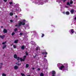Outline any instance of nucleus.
<instances>
[{"instance_id": "obj_1", "label": "nucleus", "mask_w": 76, "mask_h": 76, "mask_svg": "<svg viewBox=\"0 0 76 76\" xmlns=\"http://www.w3.org/2000/svg\"><path fill=\"white\" fill-rule=\"evenodd\" d=\"M26 56H24L23 59L21 58L17 57V55L16 54H15L14 55V58L17 59V60H20L21 61H24L25 60V58H26Z\"/></svg>"}, {"instance_id": "obj_2", "label": "nucleus", "mask_w": 76, "mask_h": 76, "mask_svg": "<svg viewBox=\"0 0 76 76\" xmlns=\"http://www.w3.org/2000/svg\"><path fill=\"white\" fill-rule=\"evenodd\" d=\"M25 20H24L22 22H21L19 23V26H21V25H24L25 24Z\"/></svg>"}, {"instance_id": "obj_3", "label": "nucleus", "mask_w": 76, "mask_h": 76, "mask_svg": "<svg viewBox=\"0 0 76 76\" xmlns=\"http://www.w3.org/2000/svg\"><path fill=\"white\" fill-rule=\"evenodd\" d=\"M19 68V67L17 66H15L14 67V69L16 70V69H18Z\"/></svg>"}, {"instance_id": "obj_4", "label": "nucleus", "mask_w": 76, "mask_h": 76, "mask_svg": "<svg viewBox=\"0 0 76 76\" xmlns=\"http://www.w3.org/2000/svg\"><path fill=\"white\" fill-rule=\"evenodd\" d=\"M64 66H60V70H62V69H63V68H64Z\"/></svg>"}, {"instance_id": "obj_5", "label": "nucleus", "mask_w": 76, "mask_h": 76, "mask_svg": "<svg viewBox=\"0 0 76 76\" xmlns=\"http://www.w3.org/2000/svg\"><path fill=\"white\" fill-rule=\"evenodd\" d=\"M6 45H5L3 46L2 48L3 49H4L6 47Z\"/></svg>"}, {"instance_id": "obj_6", "label": "nucleus", "mask_w": 76, "mask_h": 76, "mask_svg": "<svg viewBox=\"0 0 76 76\" xmlns=\"http://www.w3.org/2000/svg\"><path fill=\"white\" fill-rule=\"evenodd\" d=\"M3 32H4V33H7V30L6 29H4Z\"/></svg>"}, {"instance_id": "obj_7", "label": "nucleus", "mask_w": 76, "mask_h": 76, "mask_svg": "<svg viewBox=\"0 0 76 76\" xmlns=\"http://www.w3.org/2000/svg\"><path fill=\"white\" fill-rule=\"evenodd\" d=\"M4 37H5L4 35H3V36H0V37H1V38L2 39H3V38H4Z\"/></svg>"}, {"instance_id": "obj_8", "label": "nucleus", "mask_w": 76, "mask_h": 76, "mask_svg": "<svg viewBox=\"0 0 76 76\" xmlns=\"http://www.w3.org/2000/svg\"><path fill=\"white\" fill-rule=\"evenodd\" d=\"M52 74V75H55V74H56V72H55V71H53Z\"/></svg>"}, {"instance_id": "obj_9", "label": "nucleus", "mask_w": 76, "mask_h": 76, "mask_svg": "<svg viewBox=\"0 0 76 76\" xmlns=\"http://www.w3.org/2000/svg\"><path fill=\"white\" fill-rule=\"evenodd\" d=\"M13 47L14 48H17V46L16 45H13Z\"/></svg>"}, {"instance_id": "obj_10", "label": "nucleus", "mask_w": 76, "mask_h": 76, "mask_svg": "<svg viewBox=\"0 0 76 76\" xmlns=\"http://www.w3.org/2000/svg\"><path fill=\"white\" fill-rule=\"evenodd\" d=\"M71 32H72V34H73L74 32V31H73V29H72L71 30Z\"/></svg>"}, {"instance_id": "obj_11", "label": "nucleus", "mask_w": 76, "mask_h": 76, "mask_svg": "<svg viewBox=\"0 0 76 76\" xmlns=\"http://www.w3.org/2000/svg\"><path fill=\"white\" fill-rule=\"evenodd\" d=\"M71 13L72 14H73V12H74V10H72L71 11Z\"/></svg>"}, {"instance_id": "obj_12", "label": "nucleus", "mask_w": 76, "mask_h": 76, "mask_svg": "<svg viewBox=\"0 0 76 76\" xmlns=\"http://www.w3.org/2000/svg\"><path fill=\"white\" fill-rule=\"evenodd\" d=\"M18 42V40H15V41L14 42V43H17V42Z\"/></svg>"}, {"instance_id": "obj_13", "label": "nucleus", "mask_w": 76, "mask_h": 76, "mask_svg": "<svg viewBox=\"0 0 76 76\" xmlns=\"http://www.w3.org/2000/svg\"><path fill=\"white\" fill-rule=\"evenodd\" d=\"M24 48H25V46H23L21 47V49H22V50H24Z\"/></svg>"}, {"instance_id": "obj_14", "label": "nucleus", "mask_w": 76, "mask_h": 76, "mask_svg": "<svg viewBox=\"0 0 76 76\" xmlns=\"http://www.w3.org/2000/svg\"><path fill=\"white\" fill-rule=\"evenodd\" d=\"M10 16H13V14L12 12H10Z\"/></svg>"}, {"instance_id": "obj_15", "label": "nucleus", "mask_w": 76, "mask_h": 76, "mask_svg": "<svg viewBox=\"0 0 76 76\" xmlns=\"http://www.w3.org/2000/svg\"><path fill=\"white\" fill-rule=\"evenodd\" d=\"M16 64H17V65L18 66H20V64H20V63L19 64V63H18V62H17V63H16Z\"/></svg>"}, {"instance_id": "obj_16", "label": "nucleus", "mask_w": 76, "mask_h": 76, "mask_svg": "<svg viewBox=\"0 0 76 76\" xmlns=\"http://www.w3.org/2000/svg\"><path fill=\"white\" fill-rule=\"evenodd\" d=\"M6 44V41H5V42H3L2 43L3 45H4V44Z\"/></svg>"}, {"instance_id": "obj_17", "label": "nucleus", "mask_w": 76, "mask_h": 76, "mask_svg": "<svg viewBox=\"0 0 76 76\" xmlns=\"http://www.w3.org/2000/svg\"><path fill=\"white\" fill-rule=\"evenodd\" d=\"M26 67L28 68L29 67V64H26Z\"/></svg>"}, {"instance_id": "obj_18", "label": "nucleus", "mask_w": 76, "mask_h": 76, "mask_svg": "<svg viewBox=\"0 0 76 76\" xmlns=\"http://www.w3.org/2000/svg\"><path fill=\"white\" fill-rule=\"evenodd\" d=\"M2 76H6V74L5 73H3L2 74Z\"/></svg>"}, {"instance_id": "obj_19", "label": "nucleus", "mask_w": 76, "mask_h": 76, "mask_svg": "<svg viewBox=\"0 0 76 76\" xmlns=\"http://www.w3.org/2000/svg\"><path fill=\"white\" fill-rule=\"evenodd\" d=\"M66 15H69V12H66Z\"/></svg>"}, {"instance_id": "obj_20", "label": "nucleus", "mask_w": 76, "mask_h": 76, "mask_svg": "<svg viewBox=\"0 0 76 76\" xmlns=\"http://www.w3.org/2000/svg\"><path fill=\"white\" fill-rule=\"evenodd\" d=\"M70 4H73V1H72V0H70Z\"/></svg>"}, {"instance_id": "obj_21", "label": "nucleus", "mask_w": 76, "mask_h": 76, "mask_svg": "<svg viewBox=\"0 0 76 76\" xmlns=\"http://www.w3.org/2000/svg\"><path fill=\"white\" fill-rule=\"evenodd\" d=\"M21 75H22V76H25V74H23L22 73H21Z\"/></svg>"}, {"instance_id": "obj_22", "label": "nucleus", "mask_w": 76, "mask_h": 76, "mask_svg": "<svg viewBox=\"0 0 76 76\" xmlns=\"http://www.w3.org/2000/svg\"><path fill=\"white\" fill-rule=\"evenodd\" d=\"M40 76H44V74L41 73L40 74Z\"/></svg>"}, {"instance_id": "obj_23", "label": "nucleus", "mask_w": 76, "mask_h": 76, "mask_svg": "<svg viewBox=\"0 0 76 76\" xmlns=\"http://www.w3.org/2000/svg\"><path fill=\"white\" fill-rule=\"evenodd\" d=\"M25 53L26 56H28V52H26Z\"/></svg>"}, {"instance_id": "obj_24", "label": "nucleus", "mask_w": 76, "mask_h": 76, "mask_svg": "<svg viewBox=\"0 0 76 76\" xmlns=\"http://www.w3.org/2000/svg\"><path fill=\"white\" fill-rule=\"evenodd\" d=\"M15 32H13V33H12V35H13L14 34H15Z\"/></svg>"}, {"instance_id": "obj_25", "label": "nucleus", "mask_w": 76, "mask_h": 76, "mask_svg": "<svg viewBox=\"0 0 76 76\" xmlns=\"http://www.w3.org/2000/svg\"><path fill=\"white\" fill-rule=\"evenodd\" d=\"M60 65H61V64H57L58 67V66H60Z\"/></svg>"}, {"instance_id": "obj_26", "label": "nucleus", "mask_w": 76, "mask_h": 76, "mask_svg": "<svg viewBox=\"0 0 76 76\" xmlns=\"http://www.w3.org/2000/svg\"><path fill=\"white\" fill-rule=\"evenodd\" d=\"M17 28H16L14 29V31H15V32H16V31H17Z\"/></svg>"}, {"instance_id": "obj_27", "label": "nucleus", "mask_w": 76, "mask_h": 76, "mask_svg": "<svg viewBox=\"0 0 76 76\" xmlns=\"http://www.w3.org/2000/svg\"><path fill=\"white\" fill-rule=\"evenodd\" d=\"M67 5H70V4L69 3V2H67Z\"/></svg>"}, {"instance_id": "obj_28", "label": "nucleus", "mask_w": 76, "mask_h": 76, "mask_svg": "<svg viewBox=\"0 0 76 76\" xmlns=\"http://www.w3.org/2000/svg\"><path fill=\"white\" fill-rule=\"evenodd\" d=\"M44 34H42V37H44Z\"/></svg>"}, {"instance_id": "obj_29", "label": "nucleus", "mask_w": 76, "mask_h": 76, "mask_svg": "<svg viewBox=\"0 0 76 76\" xmlns=\"http://www.w3.org/2000/svg\"><path fill=\"white\" fill-rule=\"evenodd\" d=\"M44 54H47V52H45L44 53Z\"/></svg>"}, {"instance_id": "obj_30", "label": "nucleus", "mask_w": 76, "mask_h": 76, "mask_svg": "<svg viewBox=\"0 0 76 76\" xmlns=\"http://www.w3.org/2000/svg\"><path fill=\"white\" fill-rule=\"evenodd\" d=\"M2 68V66H0V69H1Z\"/></svg>"}, {"instance_id": "obj_31", "label": "nucleus", "mask_w": 76, "mask_h": 76, "mask_svg": "<svg viewBox=\"0 0 76 76\" xmlns=\"http://www.w3.org/2000/svg\"><path fill=\"white\" fill-rule=\"evenodd\" d=\"M23 34L22 33H20V35H22Z\"/></svg>"}, {"instance_id": "obj_32", "label": "nucleus", "mask_w": 76, "mask_h": 76, "mask_svg": "<svg viewBox=\"0 0 76 76\" xmlns=\"http://www.w3.org/2000/svg\"><path fill=\"white\" fill-rule=\"evenodd\" d=\"M9 3L10 4H12V2H10Z\"/></svg>"}, {"instance_id": "obj_33", "label": "nucleus", "mask_w": 76, "mask_h": 76, "mask_svg": "<svg viewBox=\"0 0 76 76\" xmlns=\"http://www.w3.org/2000/svg\"><path fill=\"white\" fill-rule=\"evenodd\" d=\"M7 0H4V1H5V2H6L7 1Z\"/></svg>"}, {"instance_id": "obj_34", "label": "nucleus", "mask_w": 76, "mask_h": 76, "mask_svg": "<svg viewBox=\"0 0 76 76\" xmlns=\"http://www.w3.org/2000/svg\"><path fill=\"white\" fill-rule=\"evenodd\" d=\"M37 70H40V68H38Z\"/></svg>"}, {"instance_id": "obj_35", "label": "nucleus", "mask_w": 76, "mask_h": 76, "mask_svg": "<svg viewBox=\"0 0 76 76\" xmlns=\"http://www.w3.org/2000/svg\"><path fill=\"white\" fill-rule=\"evenodd\" d=\"M1 65H3V63H0Z\"/></svg>"}, {"instance_id": "obj_36", "label": "nucleus", "mask_w": 76, "mask_h": 76, "mask_svg": "<svg viewBox=\"0 0 76 76\" xmlns=\"http://www.w3.org/2000/svg\"><path fill=\"white\" fill-rule=\"evenodd\" d=\"M38 48H37L36 49V50H38Z\"/></svg>"}, {"instance_id": "obj_37", "label": "nucleus", "mask_w": 76, "mask_h": 76, "mask_svg": "<svg viewBox=\"0 0 76 76\" xmlns=\"http://www.w3.org/2000/svg\"><path fill=\"white\" fill-rule=\"evenodd\" d=\"M10 21L11 22H13V20H10Z\"/></svg>"}, {"instance_id": "obj_38", "label": "nucleus", "mask_w": 76, "mask_h": 76, "mask_svg": "<svg viewBox=\"0 0 76 76\" xmlns=\"http://www.w3.org/2000/svg\"><path fill=\"white\" fill-rule=\"evenodd\" d=\"M3 26H1V28H3Z\"/></svg>"}, {"instance_id": "obj_39", "label": "nucleus", "mask_w": 76, "mask_h": 76, "mask_svg": "<svg viewBox=\"0 0 76 76\" xmlns=\"http://www.w3.org/2000/svg\"><path fill=\"white\" fill-rule=\"evenodd\" d=\"M34 69L35 68H32V69H33V70H34Z\"/></svg>"}, {"instance_id": "obj_40", "label": "nucleus", "mask_w": 76, "mask_h": 76, "mask_svg": "<svg viewBox=\"0 0 76 76\" xmlns=\"http://www.w3.org/2000/svg\"><path fill=\"white\" fill-rule=\"evenodd\" d=\"M65 1H66V0H63V2H64Z\"/></svg>"}, {"instance_id": "obj_41", "label": "nucleus", "mask_w": 76, "mask_h": 76, "mask_svg": "<svg viewBox=\"0 0 76 76\" xmlns=\"http://www.w3.org/2000/svg\"><path fill=\"white\" fill-rule=\"evenodd\" d=\"M15 17L16 18H18V16H17V15H16L15 16Z\"/></svg>"}, {"instance_id": "obj_42", "label": "nucleus", "mask_w": 76, "mask_h": 76, "mask_svg": "<svg viewBox=\"0 0 76 76\" xmlns=\"http://www.w3.org/2000/svg\"><path fill=\"white\" fill-rule=\"evenodd\" d=\"M47 57V56H44V57Z\"/></svg>"}, {"instance_id": "obj_43", "label": "nucleus", "mask_w": 76, "mask_h": 76, "mask_svg": "<svg viewBox=\"0 0 76 76\" xmlns=\"http://www.w3.org/2000/svg\"><path fill=\"white\" fill-rule=\"evenodd\" d=\"M13 45V44L11 45V46H12V45Z\"/></svg>"}, {"instance_id": "obj_44", "label": "nucleus", "mask_w": 76, "mask_h": 76, "mask_svg": "<svg viewBox=\"0 0 76 76\" xmlns=\"http://www.w3.org/2000/svg\"><path fill=\"white\" fill-rule=\"evenodd\" d=\"M42 54H44V52H43V53H42Z\"/></svg>"}, {"instance_id": "obj_45", "label": "nucleus", "mask_w": 76, "mask_h": 76, "mask_svg": "<svg viewBox=\"0 0 76 76\" xmlns=\"http://www.w3.org/2000/svg\"><path fill=\"white\" fill-rule=\"evenodd\" d=\"M44 4V3L42 2V4H41L42 5V4Z\"/></svg>"}, {"instance_id": "obj_46", "label": "nucleus", "mask_w": 76, "mask_h": 76, "mask_svg": "<svg viewBox=\"0 0 76 76\" xmlns=\"http://www.w3.org/2000/svg\"><path fill=\"white\" fill-rule=\"evenodd\" d=\"M45 60H46V61H47V59H45Z\"/></svg>"}, {"instance_id": "obj_47", "label": "nucleus", "mask_w": 76, "mask_h": 76, "mask_svg": "<svg viewBox=\"0 0 76 76\" xmlns=\"http://www.w3.org/2000/svg\"><path fill=\"white\" fill-rule=\"evenodd\" d=\"M52 76H56L55 75H53Z\"/></svg>"}, {"instance_id": "obj_48", "label": "nucleus", "mask_w": 76, "mask_h": 76, "mask_svg": "<svg viewBox=\"0 0 76 76\" xmlns=\"http://www.w3.org/2000/svg\"><path fill=\"white\" fill-rule=\"evenodd\" d=\"M75 20H76V17L75 18Z\"/></svg>"}, {"instance_id": "obj_49", "label": "nucleus", "mask_w": 76, "mask_h": 76, "mask_svg": "<svg viewBox=\"0 0 76 76\" xmlns=\"http://www.w3.org/2000/svg\"><path fill=\"white\" fill-rule=\"evenodd\" d=\"M65 7H68L66 6H65Z\"/></svg>"}, {"instance_id": "obj_50", "label": "nucleus", "mask_w": 76, "mask_h": 76, "mask_svg": "<svg viewBox=\"0 0 76 76\" xmlns=\"http://www.w3.org/2000/svg\"><path fill=\"white\" fill-rule=\"evenodd\" d=\"M27 76H30V75H28Z\"/></svg>"}, {"instance_id": "obj_51", "label": "nucleus", "mask_w": 76, "mask_h": 76, "mask_svg": "<svg viewBox=\"0 0 76 76\" xmlns=\"http://www.w3.org/2000/svg\"><path fill=\"white\" fill-rule=\"evenodd\" d=\"M27 27H28L29 28V26H27Z\"/></svg>"}, {"instance_id": "obj_52", "label": "nucleus", "mask_w": 76, "mask_h": 76, "mask_svg": "<svg viewBox=\"0 0 76 76\" xmlns=\"http://www.w3.org/2000/svg\"><path fill=\"white\" fill-rule=\"evenodd\" d=\"M63 13H64V14L65 13L64 12H63Z\"/></svg>"}, {"instance_id": "obj_53", "label": "nucleus", "mask_w": 76, "mask_h": 76, "mask_svg": "<svg viewBox=\"0 0 76 76\" xmlns=\"http://www.w3.org/2000/svg\"><path fill=\"white\" fill-rule=\"evenodd\" d=\"M34 44L35 43V42H34Z\"/></svg>"}, {"instance_id": "obj_54", "label": "nucleus", "mask_w": 76, "mask_h": 76, "mask_svg": "<svg viewBox=\"0 0 76 76\" xmlns=\"http://www.w3.org/2000/svg\"><path fill=\"white\" fill-rule=\"evenodd\" d=\"M59 68V69H60V68Z\"/></svg>"}, {"instance_id": "obj_55", "label": "nucleus", "mask_w": 76, "mask_h": 76, "mask_svg": "<svg viewBox=\"0 0 76 76\" xmlns=\"http://www.w3.org/2000/svg\"><path fill=\"white\" fill-rule=\"evenodd\" d=\"M59 68V69H60V68Z\"/></svg>"}, {"instance_id": "obj_56", "label": "nucleus", "mask_w": 76, "mask_h": 76, "mask_svg": "<svg viewBox=\"0 0 76 76\" xmlns=\"http://www.w3.org/2000/svg\"><path fill=\"white\" fill-rule=\"evenodd\" d=\"M18 62H19V61H18Z\"/></svg>"}]
</instances>
